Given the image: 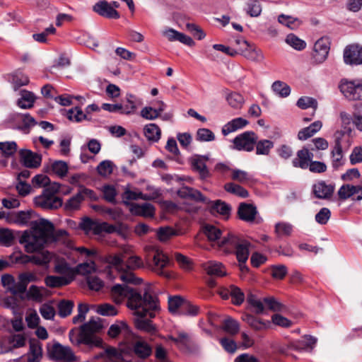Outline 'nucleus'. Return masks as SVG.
Masks as SVG:
<instances>
[{"label": "nucleus", "instance_id": "nucleus-53", "mask_svg": "<svg viewBox=\"0 0 362 362\" xmlns=\"http://www.w3.org/2000/svg\"><path fill=\"white\" fill-rule=\"evenodd\" d=\"M354 185L349 184L343 185L338 190L339 199L344 201L354 195Z\"/></svg>", "mask_w": 362, "mask_h": 362}, {"label": "nucleus", "instance_id": "nucleus-38", "mask_svg": "<svg viewBox=\"0 0 362 362\" xmlns=\"http://www.w3.org/2000/svg\"><path fill=\"white\" fill-rule=\"evenodd\" d=\"M278 21L280 23L287 26L291 30L297 29L301 24V21L298 18L284 14L279 15Z\"/></svg>", "mask_w": 362, "mask_h": 362}, {"label": "nucleus", "instance_id": "nucleus-9", "mask_svg": "<svg viewBox=\"0 0 362 362\" xmlns=\"http://www.w3.org/2000/svg\"><path fill=\"white\" fill-rule=\"evenodd\" d=\"M6 122L13 124L12 129H18L25 134L29 133L31 127L35 126L37 122L29 114L13 113L11 114Z\"/></svg>", "mask_w": 362, "mask_h": 362}, {"label": "nucleus", "instance_id": "nucleus-43", "mask_svg": "<svg viewBox=\"0 0 362 362\" xmlns=\"http://www.w3.org/2000/svg\"><path fill=\"white\" fill-rule=\"evenodd\" d=\"M256 153L257 155H269L270 150L274 147V142L268 140H257Z\"/></svg>", "mask_w": 362, "mask_h": 362}, {"label": "nucleus", "instance_id": "nucleus-26", "mask_svg": "<svg viewBox=\"0 0 362 362\" xmlns=\"http://www.w3.org/2000/svg\"><path fill=\"white\" fill-rule=\"evenodd\" d=\"M190 163L192 170L199 173L201 180H206L211 176L205 162L199 158L192 157Z\"/></svg>", "mask_w": 362, "mask_h": 362}, {"label": "nucleus", "instance_id": "nucleus-47", "mask_svg": "<svg viewBox=\"0 0 362 362\" xmlns=\"http://www.w3.org/2000/svg\"><path fill=\"white\" fill-rule=\"evenodd\" d=\"M286 42L296 50H303L305 48L306 43L296 35L291 33L286 37Z\"/></svg>", "mask_w": 362, "mask_h": 362}, {"label": "nucleus", "instance_id": "nucleus-46", "mask_svg": "<svg viewBox=\"0 0 362 362\" xmlns=\"http://www.w3.org/2000/svg\"><path fill=\"white\" fill-rule=\"evenodd\" d=\"M123 199V203L125 205H131L128 201L129 200H136L138 199H142L144 200H148L149 199V197L147 195H144L141 192H135L133 191H131L129 189H127L124 193L122 195Z\"/></svg>", "mask_w": 362, "mask_h": 362}, {"label": "nucleus", "instance_id": "nucleus-16", "mask_svg": "<svg viewBox=\"0 0 362 362\" xmlns=\"http://www.w3.org/2000/svg\"><path fill=\"white\" fill-rule=\"evenodd\" d=\"M343 59L344 63L348 65L362 64V47L358 44L347 45L344 49Z\"/></svg>", "mask_w": 362, "mask_h": 362}, {"label": "nucleus", "instance_id": "nucleus-30", "mask_svg": "<svg viewBox=\"0 0 362 362\" xmlns=\"http://www.w3.org/2000/svg\"><path fill=\"white\" fill-rule=\"evenodd\" d=\"M20 93L21 97L17 100L18 106L22 109H30L33 107L36 99L34 93L27 90H21Z\"/></svg>", "mask_w": 362, "mask_h": 362}, {"label": "nucleus", "instance_id": "nucleus-27", "mask_svg": "<svg viewBox=\"0 0 362 362\" xmlns=\"http://www.w3.org/2000/svg\"><path fill=\"white\" fill-rule=\"evenodd\" d=\"M330 46L331 40L329 37L324 36L318 39V64L327 60Z\"/></svg>", "mask_w": 362, "mask_h": 362}, {"label": "nucleus", "instance_id": "nucleus-29", "mask_svg": "<svg viewBox=\"0 0 362 362\" xmlns=\"http://www.w3.org/2000/svg\"><path fill=\"white\" fill-rule=\"evenodd\" d=\"M249 122L247 119H243L242 117L233 119L223 127L222 134L224 136H226L231 132H235L240 129L243 128Z\"/></svg>", "mask_w": 362, "mask_h": 362}, {"label": "nucleus", "instance_id": "nucleus-35", "mask_svg": "<svg viewBox=\"0 0 362 362\" xmlns=\"http://www.w3.org/2000/svg\"><path fill=\"white\" fill-rule=\"evenodd\" d=\"M224 267L221 262H209L205 267L206 273L210 276H223L226 275Z\"/></svg>", "mask_w": 362, "mask_h": 362}, {"label": "nucleus", "instance_id": "nucleus-39", "mask_svg": "<svg viewBox=\"0 0 362 362\" xmlns=\"http://www.w3.org/2000/svg\"><path fill=\"white\" fill-rule=\"evenodd\" d=\"M103 192V199L106 202L115 204L117 203L116 196L117 194V190L113 185H105L101 189Z\"/></svg>", "mask_w": 362, "mask_h": 362}, {"label": "nucleus", "instance_id": "nucleus-20", "mask_svg": "<svg viewBox=\"0 0 362 362\" xmlns=\"http://www.w3.org/2000/svg\"><path fill=\"white\" fill-rule=\"evenodd\" d=\"M315 343V338L310 335H305L299 340L290 342V347L292 350L300 352H310L314 349Z\"/></svg>", "mask_w": 362, "mask_h": 362}, {"label": "nucleus", "instance_id": "nucleus-57", "mask_svg": "<svg viewBox=\"0 0 362 362\" xmlns=\"http://www.w3.org/2000/svg\"><path fill=\"white\" fill-rule=\"evenodd\" d=\"M16 214V223L20 225H27L31 219L33 214H35L34 211H20Z\"/></svg>", "mask_w": 362, "mask_h": 362}, {"label": "nucleus", "instance_id": "nucleus-56", "mask_svg": "<svg viewBox=\"0 0 362 362\" xmlns=\"http://www.w3.org/2000/svg\"><path fill=\"white\" fill-rule=\"evenodd\" d=\"M176 234V230L171 227H160L157 230V237L162 242L168 240Z\"/></svg>", "mask_w": 362, "mask_h": 362}, {"label": "nucleus", "instance_id": "nucleus-55", "mask_svg": "<svg viewBox=\"0 0 362 362\" xmlns=\"http://www.w3.org/2000/svg\"><path fill=\"white\" fill-rule=\"evenodd\" d=\"M44 287H39L35 285L30 286L29 290L27 291V297L37 302H41L43 298V295L41 290H45Z\"/></svg>", "mask_w": 362, "mask_h": 362}, {"label": "nucleus", "instance_id": "nucleus-12", "mask_svg": "<svg viewBox=\"0 0 362 362\" xmlns=\"http://www.w3.org/2000/svg\"><path fill=\"white\" fill-rule=\"evenodd\" d=\"M147 264L148 267L158 275L170 278V275L163 270L165 267L170 264V259L165 254L156 250L153 252V257L147 259Z\"/></svg>", "mask_w": 362, "mask_h": 362}, {"label": "nucleus", "instance_id": "nucleus-25", "mask_svg": "<svg viewBox=\"0 0 362 362\" xmlns=\"http://www.w3.org/2000/svg\"><path fill=\"white\" fill-rule=\"evenodd\" d=\"M35 204L44 209H57L62 206L63 201L60 197L54 199H49L36 197L35 198Z\"/></svg>", "mask_w": 362, "mask_h": 362}, {"label": "nucleus", "instance_id": "nucleus-21", "mask_svg": "<svg viewBox=\"0 0 362 362\" xmlns=\"http://www.w3.org/2000/svg\"><path fill=\"white\" fill-rule=\"evenodd\" d=\"M237 214L240 220L251 223L255 221L257 210L255 205L242 202L239 204Z\"/></svg>", "mask_w": 362, "mask_h": 362}, {"label": "nucleus", "instance_id": "nucleus-60", "mask_svg": "<svg viewBox=\"0 0 362 362\" xmlns=\"http://www.w3.org/2000/svg\"><path fill=\"white\" fill-rule=\"evenodd\" d=\"M14 239L15 235L11 230L0 228V241L4 245L10 246Z\"/></svg>", "mask_w": 362, "mask_h": 362}, {"label": "nucleus", "instance_id": "nucleus-5", "mask_svg": "<svg viewBox=\"0 0 362 362\" xmlns=\"http://www.w3.org/2000/svg\"><path fill=\"white\" fill-rule=\"evenodd\" d=\"M33 253H36V255H28L23 254L21 250H18V255L13 261V264H26L29 262H32L38 266H48L53 257L50 252L44 249L34 252Z\"/></svg>", "mask_w": 362, "mask_h": 362}, {"label": "nucleus", "instance_id": "nucleus-4", "mask_svg": "<svg viewBox=\"0 0 362 362\" xmlns=\"http://www.w3.org/2000/svg\"><path fill=\"white\" fill-rule=\"evenodd\" d=\"M230 245L235 249V255L239 262H246L250 255L249 248L251 243L241 236L228 233L219 243L220 247Z\"/></svg>", "mask_w": 362, "mask_h": 362}, {"label": "nucleus", "instance_id": "nucleus-32", "mask_svg": "<svg viewBox=\"0 0 362 362\" xmlns=\"http://www.w3.org/2000/svg\"><path fill=\"white\" fill-rule=\"evenodd\" d=\"M144 134L149 141L157 142L160 138L161 131L157 124L151 123L144 127Z\"/></svg>", "mask_w": 362, "mask_h": 362}, {"label": "nucleus", "instance_id": "nucleus-11", "mask_svg": "<svg viewBox=\"0 0 362 362\" xmlns=\"http://www.w3.org/2000/svg\"><path fill=\"white\" fill-rule=\"evenodd\" d=\"M47 354L49 358L54 361L72 362L76 359L71 348L62 346L59 342L54 343L50 349H48Z\"/></svg>", "mask_w": 362, "mask_h": 362}, {"label": "nucleus", "instance_id": "nucleus-62", "mask_svg": "<svg viewBox=\"0 0 362 362\" xmlns=\"http://www.w3.org/2000/svg\"><path fill=\"white\" fill-rule=\"evenodd\" d=\"M219 342L223 349L229 354H234L238 349L236 342L228 337H226L220 339Z\"/></svg>", "mask_w": 362, "mask_h": 362}, {"label": "nucleus", "instance_id": "nucleus-45", "mask_svg": "<svg viewBox=\"0 0 362 362\" xmlns=\"http://www.w3.org/2000/svg\"><path fill=\"white\" fill-rule=\"evenodd\" d=\"M74 303L72 300H62L58 303V314L62 317H66L71 315Z\"/></svg>", "mask_w": 362, "mask_h": 362}, {"label": "nucleus", "instance_id": "nucleus-37", "mask_svg": "<svg viewBox=\"0 0 362 362\" xmlns=\"http://www.w3.org/2000/svg\"><path fill=\"white\" fill-rule=\"evenodd\" d=\"M228 292L232 298V302L233 304L240 305L244 302L245 294L239 287L235 285H230Z\"/></svg>", "mask_w": 362, "mask_h": 362}, {"label": "nucleus", "instance_id": "nucleus-17", "mask_svg": "<svg viewBox=\"0 0 362 362\" xmlns=\"http://www.w3.org/2000/svg\"><path fill=\"white\" fill-rule=\"evenodd\" d=\"M134 317L133 322L135 327L140 330L148 333H153L156 332V327L151 322L149 317L148 313L140 312V310L134 311Z\"/></svg>", "mask_w": 362, "mask_h": 362}, {"label": "nucleus", "instance_id": "nucleus-13", "mask_svg": "<svg viewBox=\"0 0 362 362\" xmlns=\"http://www.w3.org/2000/svg\"><path fill=\"white\" fill-rule=\"evenodd\" d=\"M132 338L136 339V340L132 343L129 351L134 354L139 359L145 360L152 355V346L144 340L141 337L134 334V337H132Z\"/></svg>", "mask_w": 362, "mask_h": 362}, {"label": "nucleus", "instance_id": "nucleus-2", "mask_svg": "<svg viewBox=\"0 0 362 362\" xmlns=\"http://www.w3.org/2000/svg\"><path fill=\"white\" fill-rule=\"evenodd\" d=\"M112 291L114 294L127 298L128 308L148 313L149 318H153L154 312L160 310L158 298L149 285L138 292L129 286L116 284L112 287Z\"/></svg>", "mask_w": 362, "mask_h": 362}, {"label": "nucleus", "instance_id": "nucleus-28", "mask_svg": "<svg viewBox=\"0 0 362 362\" xmlns=\"http://www.w3.org/2000/svg\"><path fill=\"white\" fill-rule=\"evenodd\" d=\"M207 205L209 207L211 213L217 212L223 216H227V217H228L231 211L230 206L221 199H217L216 201L209 200Z\"/></svg>", "mask_w": 362, "mask_h": 362}, {"label": "nucleus", "instance_id": "nucleus-24", "mask_svg": "<svg viewBox=\"0 0 362 362\" xmlns=\"http://www.w3.org/2000/svg\"><path fill=\"white\" fill-rule=\"evenodd\" d=\"M29 344L30 350L28 356V362H40L42 356L41 343L37 339H30Z\"/></svg>", "mask_w": 362, "mask_h": 362}, {"label": "nucleus", "instance_id": "nucleus-3", "mask_svg": "<svg viewBox=\"0 0 362 362\" xmlns=\"http://www.w3.org/2000/svg\"><path fill=\"white\" fill-rule=\"evenodd\" d=\"M103 328L100 319L98 317H93L86 323L81 327L79 337L77 339V344H83L90 347H101L103 340L95 334Z\"/></svg>", "mask_w": 362, "mask_h": 362}, {"label": "nucleus", "instance_id": "nucleus-61", "mask_svg": "<svg viewBox=\"0 0 362 362\" xmlns=\"http://www.w3.org/2000/svg\"><path fill=\"white\" fill-rule=\"evenodd\" d=\"M97 313L103 316H115L117 314L115 307L109 303L99 305L97 308Z\"/></svg>", "mask_w": 362, "mask_h": 362}, {"label": "nucleus", "instance_id": "nucleus-31", "mask_svg": "<svg viewBox=\"0 0 362 362\" xmlns=\"http://www.w3.org/2000/svg\"><path fill=\"white\" fill-rule=\"evenodd\" d=\"M334 184H326L325 181L318 182V199L331 200L334 192Z\"/></svg>", "mask_w": 362, "mask_h": 362}, {"label": "nucleus", "instance_id": "nucleus-36", "mask_svg": "<svg viewBox=\"0 0 362 362\" xmlns=\"http://www.w3.org/2000/svg\"><path fill=\"white\" fill-rule=\"evenodd\" d=\"M224 189L230 194L237 195L242 198H246L249 196V192L246 189L233 182L225 184Z\"/></svg>", "mask_w": 362, "mask_h": 362}, {"label": "nucleus", "instance_id": "nucleus-1", "mask_svg": "<svg viewBox=\"0 0 362 362\" xmlns=\"http://www.w3.org/2000/svg\"><path fill=\"white\" fill-rule=\"evenodd\" d=\"M30 230H25L19 238V243L24 245L26 252H37L49 244L67 236L64 229L55 231L54 224L47 219L40 218L29 223Z\"/></svg>", "mask_w": 362, "mask_h": 362}, {"label": "nucleus", "instance_id": "nucleus-42", "mask_svg": "<svg viewBox=\"0 0 362 362\" xmlns=\"http://www.w3.org/2000/svg\"><path fill=\"white\" fill-rule=\"evenodd\" d=\"M226 100L228 105L234 109H240L245 102L243 96L237 92L228 94L226 97Z\"/></svg>", "mask_w": 362, "mask_h": 362}, {"label": "nucleus", "instance_id": "nucleus-15", "mask_svg": "<svg viewBox=\"0 0 362 362\" xmlns=\"http://www.w3.org/2000/svg\"><path fill=\"white\" fill-rule=\"evenodd\" d=\"M177 334L176 337L170 335L168 338L173 341L180 351L191 353L197 349V344L187 333L178 332Z\"/></svg>", "mask_w": 362, "mask_h": 362}, {"label": "nucleus", "instance_id": "nucleus-44", "mask_svg": "<svg viewBox=\"0 0 362 362\" xmlns=\"http://www.w3.org/2000/svg\"><path fill=\"white\" fill-rule=\"evenodd\" d=\"M272 88L274 92L281 98L287 97L291 93L290 86L281 81H276L274 82L272 86Z\"/></svg>", "mask_w": 362, "mask_h": 362}, {"label": "nucleus", "instance_id": "nucleus-7", "mask_svg": "<svg viewBox=\"0 0 362 362\" xmlns=\"http://www.w3.org/2000/svg\"><path fill=\"white\" fill-rule=\"evenodd\" d=\"M311 146H305L298 151L297 157L293 160V165L302 169H305L309 166L311 172L317 173V161L312 160L314 157L312 151L314 150V148Z\"/></svg>", "mask_w": 362, "mask_h": 362}, {"label": "nucleus", "instance_id": "nucleus-34", "mask_svg": "<svg viewBox=\"0 0 362 362\" xmlns=\"http://www.w3.org/2000/svg\"><path fill=\"white\" fill-rule=\"evenodd\" d=\"M222 329L228 334L234 336L240 331V324L236 320L231 317H227L223 321Z\"/></svg>", "mask_w": 362, "mask_h": 362}, {"label": "nucleus", "instance_id": "nucleus-49", "mask_svg": "<svg viewBox=\"0 0 362 362\" xmlns=\"http://www.w3.org/2000/svg\"><path fill=\"white\" fill-rule=\"evenodd\" d=\"M11 83L13 85L14 90H17L20 87L28 84L29 79L21 72H16L11 75Z\"/></svg>", "mask_w": 362, "mask_h": 362}, {"label": "nucleus", "instance_id": "nucleus-40", "mask_svg": "<svg viewBox=\"0 0 362 362\" xmlns=\"http://www.w3.org/2000/svg\"><path fill=\"white\" fill-rule=\"evenodd\" d=\"M185 299L180 296H175L170 297L168 299V310L170 313L174 314L175 313H180L182 305Z\"/></svg>", "mask_w": 362, "mask_h": 362}, {"label": "nucleus", "instance_id": "nucleus-18", "mask_svg": "<svg viewBox=\"0 0 362 362\" xmlns=\"http://www.w3.org/2000/svg\"><path fill=\"white\" fill-rule=\"evenodd\" d=\"M20 161L26 168H37L42 161V156L28 149H21Z\"/></svg>", "mask_w": 362, "mask_h": 362}, {"label": "nucleus", "instance_id": "nucleus-23", "mask_svg": "<svg viewBox=\"0 0 362 362\" xmlns=\"http://www.w3.org/2000/svg\"><path fill=\"white\" fill-rule=\"evenodd\" d=\"M130 211L132 214L144 217H153L155 213V207L150 203L141 204H132Z\"/></svg>", "mask_w": 362, "mask_h": 362}, {"label": "nucleus", "instance_id": "nucleus-64", "mask_svg": "<svg viewBox=\"0 0 362 362\" xmlns=\"http://www.w3.org/2000/svg\"><path fill=\"white\" fill-rule=\"evenodd\" d=\"M86 282L90 289L96 291L100 290L104 285L103 281L96 276H87Z\"/></svg>", "mask_w": 362, "mask_h": 362}, {"label": "nucleus", "instance_id": "nucleus-63", "mask_svg": "<svg viewBox=\"0 0 362 362\" xmlns=\"http://www.w3.org/2000/svg\"><path fill=\"white\" fill-rule=\"evenodd\" d=\"M263 302L269 309L274 312L283 311L285 309V305L277 301L274 297L264 298Z\"/></svg>", "mask_w": 362, "mask_h": 362}, {"label": "nucleus", "instance_id": "nucleus-10", "mask_svg": "<svg viewBox=\"0 0 362 362\" xmlns=\"http://www.w3.org/2000/svg\"><path fill=\"white\" fill-rule=\"evenodd\" d=\"M257 139L258 137L254 132H245L233 139L234 148L238 151L251 152L254 150Z\"/></svg>", "mask_w": 362, "mask_h": 362}, {"label": "nucleus", "instance_id": "nucleus-8", "mask_svg": "<svg viewBox=\"0 0 362 362\" xmlns=\"http://www.w3.org/2000/svg\"><path fill=\"white\" fill-rule=\"evenodd\" d=\"M339 89L349 100H362V79L357 78L352 81L342 79Z\"/></svg>", "mask_w": 362, "mask_h": 362}, {"label": "nucleus", "instance_id": "nucleus-48", "mask_svg": "<svg viewBox=\"0 0 362 362\" xmlns=\"http://www.w3.org/2000/svg\"><path fill=\"white\" fill-rule=\"evenodd\" d=\"M242 320L247 322L254 329L260 330L265 327V324L261 320L257 319L250 314H243Z\"/></svg>", "mask_w": 362, "mask_h": 362}, {"label": "nucleus", "instance_id": "nucleus-51", "mask_svg": "<svg viewBox=\"0 0 362 362\" xmlns=\"http://www.w3.org/2000/svg\"><path fill=\"white\" fill-rule=\"evenodd\" d=\"M52 170L60 177H64L68 173V165L62 160L54 161L51 166Z\"/></svg>", "mask_w": 362, "mask_h": 362}, {"label": "nucleus", "instance_id": "nucleus-59", "mask_svg": "<svg viewBox=\"0 0 362 362\" xmlns=\"http://www.w3.org/2000/svg\"><path fill=\"white\" fill-rule=\"evenodd\" d=\"M196 139L199 141H211L215 139V135L210 129L201 128L197 132Z\"/></svg>", "mask_w": 362, "mask_h": 362}, {"label": "nucleus", "instance_id": "nucleus-22", "mask_svg": "<svg viewBox=\"0 0 362 362\" xmlns=\"http://www.w3.org/2000/svg\"><path fill=\"white\" fill-rule=\"evenodd\" d=\"M243 43L245 47L240 48V51L245 58L255 62L263 61L264 55L260 49L251 45L247 40H243Z\"/></svg>", "mask_w": 362, "mask_h": 362}, {"label": "nucleus", "instance_id": "nucleus-19", "mask_svg": "<svg viewBox=\"0 0 362 362\" xmlns=\"http://www.w3.org/2000/svg\"><path fill=\"white\" fill-rule=\"evenodd\" d=\"M93 10L100 16L107 18L118 19L120 17L119 13L105 0L97 2L93 6Z\"/></svg>", "mask_w": 362, "mask_h": 362}, {"label": "nucleus", "instance_id": "nucleus-50", "mask_svg": "<svg viewBox=\"0 0 362 362\" xmlns=\"http://www.w3.org/2000/svg\"><path fill=\"white\" fill-rule=\"evenodd\" d=\"M0 150L4 157L8 158L16 152L17 144L15 141L0 142Z\"/></svg>", "mask_w": 362, "mask_h": 362}, {"label": "nucleus", "instance_id": "nucleus-41", "mask_svg": "<svg viewBox=\"0 0 362 362\" xmlns=\"http://www.w3.org/2000/svg\"><path fill=\"white\" fill-rule=\"evenodd\" d=\"M203 233L207 237L209 241H215L218 240L222 234L220 229L210 224H206L203 227Z\"/></svg>", "mask_w": 362, "mask_h": 362}, {"label": "nucleus", "instance_id": "nucleus-54", "mask_svg": "<svg viewBox=\"0 0 362 362\" xmlns=\"http://www.w3.org/2000/svg\"><path fill=\"white\" fill-rule=\"evenodd\" d=\"M317 132V122H313L309 127L302 129L298 132L299 140H306L313 136Z\"/></svg>", "mask_w": 362, "mask_h": 362}, {"label": "nucleus", "instance_id": "nucleus-6", "mask_svg": "<svg viewBox=\"0 0 362 362\" xmlns=\"http://www.w3.org/2000/svg\"><path fill=\"white\" fill-rule=\"evenodd\" d=\"M341 129L336 131L334 134V144H337V148L339 151H341V142L344 136L349 139L354 137V131L351 124L352 116L345 112L340 113Z\"/></svg>", "mask_w": 362, "mask_h": 362}, {"label": "nucleus", "instance_id": "nucleus-58", "mask_svg": "<svg viewBox=\"0 0 362 362\" xmlns=\"http://www.w3.org/2000/svg\"><path fill=\"white\" fill-rule=\"evenodd\" d=\"M83 200L82 194L78 192L76 195L71 197L65 204V209L75 210L78 209L80 206L81 202Z\"/></svg>", "mask_w": 362, "mask_h": 362}, {"label": "nucleus", "instance_id": "nucleus-14", "mask_svg": "<svg viewBox=\"0 0 362 362\" xmlns=\"http://www.w3.org/2000/svg\"><path fill=\"white\" fill-rule=\"evenodd\" d=\"M120 334L124 338L123 341L120 344H127L131 340L132 337H134L132 329L125 321H117L115 324L110 325L107 331V335L112 339H115Z\"/></svg>", "mask_w": 362, "mask_h": 362}, {"label": "nucleus", "instance_id": "nucleus-52", "mask_svg": "<svg viewBox=\"0 0 362 362\" xmlns=\"http://www.w3.org/2000/svg\"><path fill=\"white\" fill-rule=\"evenodd\" d=\"M55 271L59 274L66 275L67 276V277H66V279H71V281L74 279V277H75L74 269L71 268L69 265V264L66 262L57 264L55 267Z\"/></svg>", "mask_w": 362, "mask_h": 362}, {"label": "nucleus", "instance_id": "nucleus-33", "mask_svg": "<svg viewBox=\"0 0 362 362\" xmlns=\"http://www.w3.org/2000/svg\"><path fill=\"white\" fill-rule=\"evenodd\" d=\"M71 282V279H66L64 276H57L49 275L45 278V283L49 288H59L63 286L69 285Z\"/></svg>", "mask_w": 362, "mask_h": 362}]
</instances>
